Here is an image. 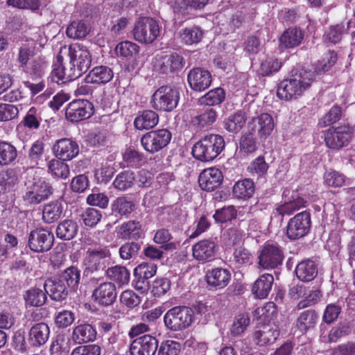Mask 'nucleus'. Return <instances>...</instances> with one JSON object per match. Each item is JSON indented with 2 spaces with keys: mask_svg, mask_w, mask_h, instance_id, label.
Returning a JSON list of instances; mask_svg holds the SVG:
<instances>
[{
  "mask_svg": "<svg viewBox=\"0 0 355 355\" xmlns=\"http://www.w3.org/2000/svg\"><path fill=\"white\" fill-rule=\"evenodd\" d=\"M314 74L304 69L296 70L291 78L284 79L278 85L277 95L282 100L297 99L311 87Z\"/></svg>",
  "mask_w": 355,
  "mask_h": 355,
  "instance_id": "nucleus-1",
  "label": "nucleus"
},
{
  "mask_svg": "<svg viewBox=\"0 0 355 355\" xmlns=\"http://www.w3.org/2000/svg\"><path fill=\"white\" fill-rule=\"evenodd\" d=\"M225 146V140L222 136L210 134L194 144L192 155L202 162H210L219 155Z\"/></svg>",
  "mask_w": 355,
  "mask_h": 355,
  "instance_id": "nucleus-2",
  "label": "nucleus"
},
{
  "mask_svg": "<svg viewBox=\"0 0 355 355\" xmlns=\"http://www.w3.org/2000/svg\"><path fill=\"white\" fill-rule=\"evenodd\" d=\"M193 321V311L187 306L173 307L164 316L166 327L173 331L184 330L190 327Z\"/></svg>",
  "mask_w": 355,
  "mask_h": 355,
  "instance_id": "nucleus-3",
  "label": "nucleus"
},
{
  "mask_svg": "<svg viewBox=\"0 0 355 355\" xmlns=\"http://www.w3.org/2000/svg\"><path fill=\"white\" fill-rule=\"evenodd\" d=\"M180 100L178 90L171 86H162L153 94L150 103L158 111L171 112L178 105Z\"/></svg>",
  "mask_w": 355,
  "mask_h": 355,
  "instance_id": "nucleus-4",
  "label": "nucleus"
},
{
  "mask_svg": "<svg viewBox=\"0 0 355 355\" xmlns=\"http://www.w3.org/2000/svg\"><path fill=\"white\" fill-rule=\"evenodd\" d=\"M135 40L141 44H151L160 35L161 26L152 17H142L136 21L133 29Z\"/></svg>",
  "mask_w": 355,
  "mask_h": 355,
  "instance_id": "nucleus-5",
  "label": "nucleus"
},
{
  "mask_svg": "<svg viewBox=\"0 0 355 355\" xmlns=\"http://www.w3.org/2000/svg\"><path fill=\"white\" fill-rule=\"evenodd\" d=\"M53 193L51 186L43 179L34 178L26 184V192L23 200L30 205H37L47 200Z\"/></svg>",
  "mask_w": 355,
  "mask_h": 355,
  "instance_id": "nucleus-6",
  "label": "nucleus"
},
{
  "mask_svg": "<svg viewBox=\"0 0 355 355\" xmlns=\"http://www.w3.org/2000/svg\"><path fill=\"white\" fill-rule=\"evenodd\" d=\"M172 138L171 132L165 128L150 131L141 138V144L144 149L154 154L166 148Z\"/></svg>",
  "mask_w": 355,
  "mask_h": 355,
  "instance_id": "nucleus-7",
  "label": "nucleus"
},
{
  "mask_svg": "<svg viewBox=\"0 0 355 355\" xmlns=\"http://www.w3.org/2000/svg\"><path fill=\"white\" fill-rule=\"evenodd\" d=\"M284 258L282 248L277 243H266L258 257V266L262 269H274L282 265Z\"/></svg>",
  "mask_w": 355,
  "mask_h": 355,
  "instance_id": "nucleus-8",
  "label": "nucleus"
},
{
  "mask_svg": "<svg viewBox=\"0 0 355 355\" xmlns=\"http://www.w3.org/2000/svg\"><path fill=\"white\" fill-rule=\"evenodd\" d=\"M353 134L354 129L349 125L331 127L325 133L324 141L329 148L339 150L349 144Z\"/></svg>",
  "mask_w": 355,
  "mask_h": 355,
  "instance_id": "nucleus-9",
  "label": "nucleus"
},
{
  "mask_svg": "<svg viewBox=\"0 0 355 355\" xmlns=\"http://www.w3.org/2000/svg\"><path fill=\"white\" fill-rule=\"evenodd\" d=\"M311 226V214L307 211H303L289 220L286 227V236L290 240L300 239L309 232Z\"/></svg>",
  "mask_w": 355,
  "mask_h": 355,
  "instance_id": "nucleus-10",
  "label": "nucleus"
},
{
  "mask_svg": "<svg viewBox=\"0 0 355 355\" xmlns=\"http://www.w3.org/2000/svg\"><path fill=\"white\" fill-rule=\"evenodd\" d=\"M69 55L70 68L78 78L89 68L91 54L87 49L75 45L69 47Z\"/></svg>",
  "mask_w": 355,
  "mask_h": 355,
  "instance_id": "nucleus-11",
  "label": "nucleus"
},
{
  "mask_svg": "<svg viewBox=\"0 0 355 355\" xmlns=\"http://www.w3.org/2000/svg\"><path fill=\"white\" fill-rule=\"evenodd\" d=\"M53 241V234L50 231L43 228L31 231L28 236V247L35 252L49 251L52 248Z\"/></svg>",
  "mask_w": 355,
  "mask_h": 355,
  "instance_id": "nucleus-12",
  "label": "nucleus"
},
{
  "mask_svg": "<svg viewBox=\"0 0 355 355\" xmlns=\"http://www.w3.org/2000/svg\"><path fill=\"white\" fill-rule=\"evenodd\" d=\"M218 248V245L214 239H202L192 246V255L199 262H209L215 259Z\"/></svg>",
  "mask_w": 355,
  "mask_h": 355,
  "instance_id": "nucleus-13",
  "label": "nucleus"
},
{
  "mask_svg": "<svg viewBox=\"0 0 355 355\" xmlns=\"http://www.w3.org/2000/svg\"><path fill=\"white\" fill-rule=\"evenodd\" d=\"M66 118L71 122L88 119L93 114V105L87 100H76L71 102L66 110Z\"/></svg>",
  "mask_w": 355,
  "mask_h": 355,
  "instance_id": "nucleus-14",
  "label": "nucleus"
},
{
  "mask_svg": "<svg viewBox=\"0 0 355 355\" xmlns=\"http://www.w3.org/2000/svg\"><path fill=\"white\" fill-rule=\"evenodd\" d=\"M111 253L107 248H89L87 251L85 263L91 271L103 270L108 263Z\"/></svg>",
  "mask_w": 355,
  "mask_h": 355,
  "instance_id": "nucleus-15",
  "label": "nucleus"
},
{
  "mask_svg": "<svg viewBox=\"0 0 355 355\" xmlns=\"http://www.w3.org/2000/svg\"><path fill=\"white\" fill-rule=\"evenodd\" d=\"M274 127V120L268 113H262L253 117L248 124V131L257 132L261 139L268 137L272 133Z\"/></svg>",
  "mask_w": 355,
  "mask_h": 355,
  "instance_id": "nucleus-16",
  "label": "nucleus"
},
{
  "mask_svg": "<svg viewBox=\"0 0 355 355\" xmlns=\"http://www.w3.org/2000/svg\"><path fill=\"white\" fill-rule=\"evenodd\" d=\"M158 340L154 336L144 335L135 339L130 346V355H155Z\"/></svg>",
  "mask_w": 355,
  "mask_h": 355,
  "instance_id": "nucleus-17",
  "label": "nucleus"
},
{
  "mask_svg": "<svg viewBox=\"0 0 355 355\" xmlns=\"http://www.w3.org/2000/svg\"><path fill=\"white\" fill-rule=\"evenodd\" d=\"M92 296L97 304L104 306H110L117 297L116 286L110 282L101 283L94 288Z\"/></svg>",
  "mask_w": 355,
  "mask_h": 355,
  "instance_id": "nucleus-18",
  "label": "nucleus"
},
{
  "mask_svg": "<svg viewBox=\"0 0 355 355\" xmlns=\"http://www.w3.org/2000/svg\"><path fill=\"white\" fill-rule=\"evenodd\" d=\"M153 66L155 70L162 73L178 71L184 66V58L178 53L157 56Z\"/></svg>",
  "mask_w": 355,
  "mask_h": 355,
  "instance_id": "nucleus-19",
  "label": "nucleus"
},
{
  "mask_svg": "<svg viewBox=\"0 0 355 355\" xmlns=\"http://www.w3.org/2000/svg\"><path fill=\"white\" fill-rule=\"evenodd\" d=\"M53 151L59 159L69 161L78 155L79 146L76 141L63 138L55 142L53 146Z\"/></svg>",
  "mask_w": 355,
  "mask_h": 355,
  "instance_id": "nucleus-20",
  "label": "nucleus"
},
{
  "mask_svg": "<svg viewBox=\"0 0 355 355\" xmlns=\"http://www.w3.org/2000/svg\"><path fill=\"white\" fill-rule=\"evenodd\" d=\"M96 335V328L92 324L79 320L73 329L71 338L75 343L82 345L94 341Z\"/></svg>",
  "mask_w": 355,
  "mask_h": 355,
  "instance_id": "nucleus-21",
  "label": "nucleus"
},
{
  "mask_svg": "<svg viewBox=\"0 0 355 355\" xmlns=\"http://www.w3.org/2000/svg\"><path fill=\"white\" fill-rule=\"evenodd\" d=\"M50 328L45 322L35 323L28 333V343L33 347H40L49 340Z\"/></svg>",
  "mask_w": 355,
  "mask_h": 355,
  "instance_id": "nucleus-22",
  "label": "nucleus"
},
{
  "mask_svg": "<svg viewBox=\"0 0 355 355\" xmlns=\"http://www.w3.org/2000/svg\"><path fill=\"white\" fill-rule=\"evenodd\" d=\"M187 80L191 88L196 92H202L207 89L211 83V76L207 70L194 68L187 76Z\"/></svg>",
  "mask_w": 355,
  "mask_h": 355,
  "instance_id": "nucleus-23",
  "label": "nucleus"
},
{
  "mask_svg": "<svg viewBox=\"0 0 355 355\" xmlns=\"http://www.w3.org/2000/svg\"><path fill=\"white\" fill-rule=\"evenodd\" d=\"M279 335L277 327L273 324H266L259 327L253 333V340L259 346L272 344Z\"/></svg>",
  "mask_w": 355,
  "mask_h": 355,
  "instance_id": "nucleus-24",
  "label": "nucleus"
},
{
  "mask_svg": "<svg viewBox=\"0 0 355 355\" xmlns=\"http://www.w3.org/2000/svg\"><path fill=\"white\" fill-rule=\"evenodd\" d=\"M223 181V174L216 168L205 169L199 175L198 182L200 188L211 191L217 188Z\"/></svg>",
  "mask_w": 355,
  "mask_h": 355,
  "instance_id": "nucleus-25",
  "label": "nucleus"
},
{
  "mask_svg": "<svg viewBox=\"0 0 355 355\" xmlns=\"http://www.w3.org/2000/svg\"><path fill=\"white\" fill-rule=\"evenodd\" d=\"M114 76L112 69L105 65H98L93 67L85 76L87 83L95 85H105L109 83Z\"/></svg>",
  "mask_w": 355,
  "mask_h": 355,
  "instance_id": "nucleus-26",
  "label": "nucleus"
},
{
  "mask_svg": "<svg viewBox=\"0 0 355 355\" xmlns=\"http://www.w3.org/2000/svg\"><path fill=\"white\" fill-rule=\"evenodd\" d=\"M206 279L209 286L216 289H221L228 285L231 279V273L227 269L216 268L207 272Z\"/></svg>",
  "mask_w": 355,
  "mask_h": 355,
  "instance_id": "nucleus-27",
  "label": "nucleus"
},
{
  "mask_svg": "<svg viewBox=\"0 0 355 355\" xmlns=\"http://www.w3.org/2000/svg\"><path fill=\"white\" fill-rule=\"evenodd\" d=\"M44 289L46 295L55 301H60L66 299L68 295V290L60 278H50L45 281Z\"/></svg>",
  "mask_w": 355,
  "mask_h": 355,
  "instance_id": "nucleus-28",
  "label": "nucleus"
},
{
  "mask_svg": "<svg viewBox=\"0 0 355 355\" xmlns=\"http://www.w3.org/2000/svg\"><path fill=\"white\" fill-rule=\"evenodd\" d=\"M306 201L302 197H293L292 199H284V202L278 204L273 209L272 214L276 216L279 215L282 217L293 214L300 209L304 207Z\"/></svg>",
  "mask_w": 355,
  "mask_h": 355,
  "instance_id": "nucleus-29",
  "label": "nucleus"
},
{
  "mask_svg": "<svg viewBox=\"0 0 355 355\" xmlns=\"http://www.w3.org/2000/svg\"><path fill=\"white\" fill-rule=\"evenodd\" d=\"M295 272L300 281L309 282L313 280L318 275V265L311 259H306L297 265Z\"/></svg>",
  "mask_w": 355,
  "mask_h": 355,
  "instance_id": "nucleus-30",
  "label": "nucleus"
},
{
  "mask_svg": "<svg viewBox=\"0 0 355 355\" xmlns=\"http://www.w3.org/2000/svg\"><path fill=\"white\" fill-rule=\"evenodd\" d=\"M159 122V116L153 110H146L138 113L134 121L135 128L139 130L154 128Z\"/></svg>",
  "mask_w": 355,
  "mask_h": 355,
  "instance_id": "nucleus-31",
  "label": "nucleus"
},
{
  "mask_svg": "<svg viewBox=\"0 0 355 355\" xmlns=\"http://www.w3.org/2000/svg\"><path fill=\"white\" fill-rule=\"evenodd\" d=\"M274 277L270 274H263L258 278L254 283L252 288V294L259 299H264L269 295L272 284Z\"/></svg>",
  "mask_w": 355,
  "mask_h": 355,
  "instance_id": "nucleus-32",
  "label": "nucleus"
},
{
  "mask_svg": "<svg viewBox=\"0 0 355 355\" xmlns=\"http://www.w3.org/2000/svg\"><path fill=\"white\" fill-rule=\"evenodd\" d=\"M218 117L215 109L207 107L203 109L200 112L191 118V124L199 129L209 128Z\"/></svg>",
  "mask_w": 355,
  "mask_h": 355,
  "instance_id": "nucleus-33",
  "label": "nucleus"
},
{
  "mask_svg": "<svg viewBox=\"0 0 355 355\" xmlns=\"http://www.w3.org/2000/svg\"><path fill=\"white\" fill-rule=\"evenodd\" d=\"M255 191L254 182L250 179L237 181L232 189L233 196L240 200H248L252 197Z\"/></svg>",
  "mask_w": 355,
  "mask_h": 355,
  "instance_id": "nucleus-34",
  "label": "nucleus"
},
{
  "mask_svg": "<svg viewBox=\"0 0 355 355\" xmlns=\"http://www.w3.org/2000/svg\"><path fill=\"white\" fill-rule=\"evenodd\" d=\"M26 306L39 307L45 304L47 300L46 292L38 287H31L24 293Z\"/></svg>",
  "mask_w": 355,
  "mask_h": 355,
  "instance_id": "nucleus-35",
  "label": "nucleus"
},
{
  "mask_svg": "<svg viewBox=\"0 0 355 355\" xmlns=\"http://www.w3.org/2000/svg\"><path fill=\"white\" fill-rule=\"evenodd\" d=\"M139 222L129 220L123 223L118 230V236L125 240L138 239L141 237L142 232Z\"/></svg>",
  "mask_w": 355,
  "mask_h": 355,
  "instance_id": "nucleus-36",
  "label": "nucleus"
},
{
  "mask_svg": "<svg viewBox=\"0 0 355 355\" xmlns=\"http://www.w3.org/2000/svg\"><path fill=\"white\" fill-rule=\"evenodd\" d=\"M253 257L250 250L240 246L234 250L233 254L230 258V265L236 268L250 266L252 263Z\"/></svg>",
  "mask_w": 355,
  "mask_h": 355,
  "instance_id": "nucleus-37",
  "label": "nucleus"
},
{
  "mask_svg": "<svg viewBox=\"0 0 355 355\" xmlns=\"http://www.w3.org/2000/svg\"><path fill=\"white\" fill-rule=\"evenodd\" d=\"M19 172L16 169H8L0 178V193H6L15 191L19 183Z\"/></svg>",
  "mask_w": 355,
  "mask_h": 355,
  "instance_id": "nucleus-38",
  "label": "nucleus"
},
{
  "mask_svg": "<svg viewBox=\"0 0 355 355\" xmlns=\"http://www.w3.org/2000/svg\"><path fill=\"white\" fill-rule=\"evenodd\" d=\"M50 78L52 82L55 83L58 85H63L77 78L71 68L68 71H66L64 67L60 62H58L53 65V70Z\"/></svg>",
  "mask_w": 355,
  "mask_h": 355,
  "instance_id": "nucleus-39",
  "label": "nucleus"
},
{
  "mask_svg": "<svg viewBox=\"0 0 355 355\" xmlns=\"http://www.w3.org/2000/svg\"><path fill=\"white\" fill-rule=\"evenodd\" d=\"M303 40L301 30L293 28L286 30L279 38L280 45L288 49L298 46Z\"/></svg>",
  "mask_w": 355,
  "mask_h": 355,
  "instance_id": "nucleus-40",
  "label": "nucleus"
},
{
  "mask_svg": "<svg viewBox=\"0 0 355 355\" xmlns=\"http://www.w3.org/2000/svg\"><path fill=\"white\" fill-rule=\"evenodd\" d=\"M318 315L313 310H306L302 311L296 322L297 329L301 332H306L309 329L313 328L317 323Z\"/></svg>",
  "mask_w": 355,
  "mask_h": 355,
  "instance_id": "nucleus-41",
  "label": "nucleus"
},
{
  "mask_svg": "<svg viewBox=\"0 0 355 355\" xmlns=\"http://www.w3.org/2000/svg\"><path fill=\"white\" fill-rule=\"evenodd\" d=\"M204 35L202 30L198 26L187 27L181 31L180 36L181 41L187 45L199 43Z\"/></svg>",
  "mask_w": 355,
  "mask_h": 355,
  "instance_id": "nucleus-42",
  "label": "nucleus"
},
{
  "mask_svg": "<svg viewBox=\"0 0 355 355\" xmlns=\"http://www.w3.org/2000/svg\"><path fill=\"white\" fill-rule=\"evenodd\" d=\"M105 274L108 279L119 285L127 284L130 280V273L125 266H115L109 268Z\"/></svg>",
  "mask_w": 355,
  "mask_h": 355,
  "instance_id": "nucleus-43",
  "label": "nucleus"
},
{
  "mask_svg": "<svg viewBox=\"0 0 355 355\" xmlns=\"http://www.w3.org/2000/svg\"><path fill=\"white\" fill-rule=\"evenodd\" d=\"M78 225L72 220H64L58 224L56 228V235L63 240L73 239L78 232Z\"/></svg>",
  "mask_w": 355,
  "mask_h": 355,
  "instance_id": "nucleus-44",
  "label": "nucleus"
},
{
  "mask_svg": "<svg viewBox=\"0 0 355 355\" xmlns=\"http://www.w3.org/2000/svg\"><path fill=\"white\" fill-rule=\"evenodd\" d=\"M225 94L224 90L218 87L209 91L207 94L198 99L201 105L214 106L220 105L225 99Z\"/></svg>",
  "mask_w": 355,
  "mask_h": 355,
  "instance_id": "nucleus-45",
  "label": "nucleus"
},
{
  "mask_svg": "<svg viewBox=\"0 0 355 355\" xmlns=\"http://www.w3.org/2000/svg\"><path fill=\"white\" fill-rule=\"evenodd\" d=\"M47 66L48 64L44 58L37 57L23 69V71L28 73L33 78H37L44 74Z\"/></svg>",
  "mask_w": 355,
  "mask_h": 355,
  "instance_id": "nucleus-46",
  "label": "nucleus"
},
{
  "mask_svg": "<svg viewBox=\"0 0 355 355\" xmlns=\"http://www.w3.org/2000/svg\"><path fill=\"white\" fill-rule=\"evenodd\" d=\"M62 213L60 202L55 201L46 205L42 211V218L46 223H51L58 220Z\"/></svg>",
  "mask_w": 355,
  "mask_h": 355,
  "instance_id": "nucleus-47",
  "label": "nucleus"
},
{
  "mask_svg": "<svg viewBox=\"0 0 355 355\" xmlns=\"http://www.w3.org/2000/svg\"><path fill=\"white\" fill-rule=\"evenodd\" d=\"M89 32L88 25L82 20L73 21L68 26L67 35L73 39L84 38Z\"/></svg>",
  "mask_w": 355,
  "mask_h": 355,
  "instance_id": "nucleus-48",
  "label": "nucleus"
},
{
  "mask_svg": "<svg viewBox=\"0 0 355 355\" xmlns=\"http://www.w3.org/2000/svg\"><path fill=\"white\" fill-rule=\"evenodd\" d=\"M253 132L243 135L239 142V153L248 155L254 153L258 148V143Z\"/></svg>",
  "mask_w": 355,
  "mask_h": 355,
  "instance_id": "nucleus-49",
  "label": "nucleus"
},
{
  "mask_svg": "<svg viewBox=\"0 0 355 355\" xmlns=\"http://www.w3.org/2000/svg\"><path fill=\"white\" fill-rule=\"evenodd\" d=\"M135 208L134 202L127 197H119L112 204V210L116 214L126 216L130 214Z\"/></svg>",
  "mask_w": 355,
  "mask_h": 355,
  "instance_id": "nucleus-50",
  "label": "nucleus"
},
{
  "mask_svg": "<svg viewBox=\"0 0 355 355\" xmlns=\"http://www.w3.org/2000/svg\"><path fill=\"white\" fill-rule=\"evenodd\" d=\"M17 156L16 148L6 141L0 142V164L8 165L13 162Z\"/></svg>",
  "mask_w": 355,
  "mask_h": 355,
  "instance_id": "nucleus-51",
  "label": "nucleus"
},
{
  "mask_svg": "<svg viewBox=\"0 0 355 355\" xmlns=\"http://www.w3.org/2000/svg\"><path fill=\"white\" fill-rule=\"evenodd\" d=\"M135 180V173L131 171H123L119 173L114 182V188L125 191L132 187Z\"/></svg>",
  "mask_w": 355,
  "mask_h": 355,
  "instance_id": "nucleus-52",
  "label": "nucleus"
},
{
  "mask_svg": "<svg viewBox=\"0 0 355 355\" xmlns=\"http://www.w3.org/2000/svg\"><path fill=\"white\" fill-rule=\"evenodd\" d=\"M48 169L51 175L57 178L66 179L69 175L68 165L60 159H53L48 163Z\"/></svg>",
  "mask_w": 355,
  "mask_h": 355,
  "instance_id": "nucleus-53",
  "label": "nucleus"
},
{
  "mask_svg": "<svg viewBox=\"0 0 355 355\" xmlns=\"http://www.w3.org/2000/svg\"><path fill=\"white\" fill-rule=\"evenodd\" d=\"M254 314L260 319L270 323L277 315V308L273 302H268L263 306L257 308Z\"/></svg>",
  "mask_w": 355,
  "mask_h": 355,
  "instance_id": "nucleus-54",
  "label": "nucleus"
},
{
  "mask_svg": "<svg viewBox=\"0 0 355 355\" xmlns=\"http://www.w3.org/2000/svg\"><path fill=\"white\" fill-rule=\"evenodd\" d=\"M141 249V244L137 242L128 241L123 244L119 249V257L123 260L135 259Z\"/></svg>",
  "mask_w": 355,
  "mask_h": 355,
  "instance_id": "nucleus-55",
  "label": "nucleus"
},
{
  "mask_svg": "<svg viewBox=\"0 0 355 355\" xmlns=\"http://www.w3.org/2000/svg\"><path fill=\"white\" fill-rule=\"evenodd\" d=\"M59 278L63 283L66 282L71 289L75 290L79 284L80 271L77 268L71 266L67 268Z\"/></svg>",
  "mask_w": 355,
  "mask_h": 355,
  "instance_id": "nucleus-56",
  "label": "nucleus"
},
{
  "mask_svg": "<svg viewBox=\"0 0 355 355\" xmlns=\"http://www.w3.org/2000/svg\"><path fill=\"white\" fill-rule=\"evenodd\" d=\"M281 67L282 62H280L276 58L267 57L261 61L259 71L263 76H267L277 72Z\"/></svg>",
  "mask_w": 355,
  "mask_h": 355,
  "instance_id": "nucleus-57",
  "label": "nucleus"
},
{
  "mask_svg": "<svg viewBox=\"0 0 355 355\" xmlns=\"http://www.w3.org/2000/svg\"><path fill=\"white\" fill-rule=\"evenodd\" d=\"M245 121V114L237 112L228 117L225 123V128L230 132L236 133L242 129Z\"/></svg>",
  "mask_w": 355,
  "mask_h": 355,
  "instance_id": "nucleus-58",
  "label": "nucleus"
},
{
  "mask_svg": "<svg viewBox=\"0 0 355 355\" xmlns=\"http://www.w3.org/2000/svg\"><path fill=\"white\" fill-rule=\"evenodd\" d=\"M250 318L247 313L238 314L233 322L231 327V333L233 336H239L242 334L250 325Z\"/></svg>",
  "mask_w": 355,
  "mask_h": 355,
  "instance_id": "nucleus-59",
  "label": "nucleus"
},
{
  "mask_svg": "<svg viewBox=\"0 0 355 355\" xmlns=\"http://www.w3.org/2000/svg\"><path fill=\"white\" fill-rule=\"evenodd\" d=\"M44 148L45 144L41 139H37L31 144L28 151V157L31 163L38 164L44 154Z\"/></svg>",
  "mask_w": 355,
  "mask_h": 355,
  "instance_id": "nucleus-60",
  "label": "nucleus"
},
{
  "mask_svg": "<svg viewBox=\"0 0 355 355\" xmlns=\"http://www.w3.org/2000/svg\"><path fill=\"white\" fill-rule=\"evenodd\" d=\"M35 51V46L28 44H23L19 47L17 60L22 69L28 64L30 59L33 58Z\"/></svg>",
  "mask_w": 355,
  "mask_h": 355,
  "instance_id": "nucleus-61",
  "label": "nucleus"
},
{
  "mask_svg": "<svg viewBox=\"0 0 355 355\" xmlns=\"http://www.w3.org/2000/svg\"><path fill=\"white\" fill-rule=\"evenodd\" d=\"M19 123L33 130H37L40 125V117L37 109L31 107Z\"/></svg>",
  "mask_w": 355,
  "mask_h": 355,
  "instance_id": "nucleus-62",
  "label": "nucleus"
},
{
  "mask_svg": "<svg viewBox=\"0 0 355 355\" xmlns=\"http://www.w3.org/2000/svg\"><path fill=\"white\" fill-rule=\"evenodd\" d=\"M101 347L97 344L80 345L73 348L70 355H101Z\"/></svg>",
  "mask_w": 355,
  "mask_h": 355,
  "instance_id": "nucleus-63",
  "label": "nucleus"
},
{
  "mask_svg": "<svg viewBox=\"0 0 355 355\" xmlns=\"http://www.w3.org/2000/svg\"><path fill=\"white\" fill-rule=\"evenodd\" d=\"M181 350L180 343L168 340L162 343L158 349V355H178Z\"/></svg>",
  "mask_w": 355,
  "mask_h": 355,
  "instance_id": "nucleus-64",
  "label": "nucleus"
}]
</instances>
